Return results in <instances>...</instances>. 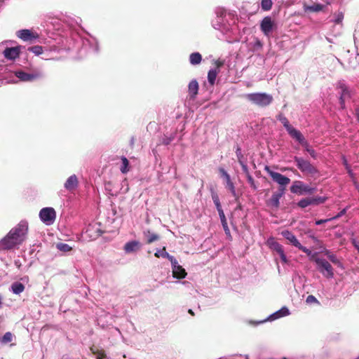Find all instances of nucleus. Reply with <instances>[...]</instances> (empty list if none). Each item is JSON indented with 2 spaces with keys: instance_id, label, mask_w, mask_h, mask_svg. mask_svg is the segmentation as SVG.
I'll return each mask as SVG.
<instances>
[{
  "instance_id": "nucleus-1",
  "label": "nucleus",
  "mask_w": 359,
  "mask_h": 359,
  "mask_svg": "<svg viewBox=\"0 0 359 359\" xmlns=\"http://www.w3.org/2000/svg\"><path fill=\"white\" fill-rule=\"evenodd\" d=\"M28 232V224L26 222H20L12 228L8 234L1 240L0 246L2 250H11L16 245L22 244L26 239Z\"/></svg>"
},
{
  "instance_id": "nucleus-2",
  "label": "nucleus",
  "mask_w": 359,
  "mask_h": 359,
  "mask_svg": "<svg viewBox=\"0 0 359 359\" xmlns=\"http://www.w3.org/2000/svg\"><path fill=\"white\" fill-rule=\"evenodd\" d=\"M245 97L248 101L259 107H266L273 101V96L266 93H249Z\"/></svg>"
},
{
  "instance_id": "nucleus-3",
  "label": "nucleus",
  "mask_w": 359,
  "mask_h": 359,
  "mask_svg": "<svg viewBox=\"0 0 359 359\" xmlns=\"http://www.w3.org/2000/svg\"><path fill=\"white\" fill-rule=\"evenodd\" d=\"M278 119L281 122L283 126L285 128L288 134L297 142H299L302 146H307V141L305 140L304 135L300 131L292 127L288 119L283 115L280 114Z\"/></svg>"
},
{
  "instance_id": "nucleus-4",
  "label": "nucleus",
  "mask_w": 359,
  "mask_h": 359,
  "mask_svg": "<svg viewBox=\"0 0 359 359\" xmlns=\"http://www.w3.org/2000/svg\"><path fill=\"white\" fill-rule=\"evenodd\" d=\"M294 161L297 167L304 174L314 176L318 173L317 168L313 165L309 161L303 158L294 156Z\"/></svg>"
},
{
  "instance_id": "nucleus-5",
  "label": "nucleus",
  "mask_w": 359,
  "mask_h": 359,
  "mask_svg": "<svg viewBox=\"0 0 359 359\" xmlns=\"http://www.w3.org/2000/svg\"><path fill=\"white\" fill-rule=\"evenodd\" d=\"M264 170L269 173L274 182L279 184L278 190L282 189L283 192L285 193L286 187L290 184V179L279 172L272 171L268 165L264 167Z\"/></svg>"
},
{
  "instance_id": "nucleus-6",
  "label": "nucleus",
  "mask_w": 359,
  "mask_h": 359,
  "mask_svg": "<svg viewBox=\"0 0 359 359\" xmlns=\"http://www.w3.org/2000/svg\"><path fill=\"white\" fill-rule=\"evenodd\" d=\"M314 261L320 273L328 278H333L334 272L332 266L327 260L317 257L314 259Z\"/></svg>"
},
{
  "instance_id": "nucleus-7",
  "label": "nucleus",
  "mask_w": 359,
  "mask_h": 359,
  "mask_svg": "<svg viewBox=\"0 0 359 359\" xmlns=\"http://www.w3.org/2000/svg\"><path fill=\"white\" fill-rule=\"evenodd\" d=\"M316 191L315 188L310 187L304 184L302 181H294L290 187V191L293 194L299 195L303 193L313 194Z\"/></svg>"
},
{
  "instance_id": "nucleus-8",
  "label": "nucleus",
  "mask_w": 359,
  "mask_h": 359,
  "mask_svg": "<svg viewBox=\"0 0 359 359\" xmlns=\"http://www.w3.org/2000/svg\"><path fill=\"white\" fill-rule=\"evenodd\" d=\"M39 217L46 224H51L55 219L56 212L53 208H44L41 210Z\"/></svg>"
},
{
  "instance_id": "nucleus-9",
  "label": "nucleus",
  "mask_w": 359,
  "mask_h": 359,
  "mask_svg": "<svg viewBox=\"0 0 359 359\" xmlns=\"http://www.w3.org/2000/svg\"><path fill=\"white\" fill-rule=\"evenodd\" d=\"M16 35L24 41L32 43L39 38V35L36 32L31 29H20L17 32Z\"/></svg>"
},
{
  "instance_id": "nucleus-10",
  "label": "nucleus",
  "mask_w": 359,
  "mask_h": 359,
  "mask_svg": "<svg viewBox=\"0 0 359 359\" xmlns=\"http://www.w3.org/2000/svg\"><path fill=\"white\" fill-rule=\"evenodd\" d=\"M170 262L173 277L177 279L184 278L187 276L185 269L178 264L177 261L174 257H170Z\"/></svg>"
},
{
  "instance_id": "nucleus-11",
  "label": "nucleus",
  "mask_w": 359,
  "mask_h": 359,
  "mask_svg": "<svg viewBox=\"0 0 359 359\" xmlns=\"http://www.w3.org/2000/svg\"><path fill=\"white\" fill-rule=\"evenodd\" d=\"M285 194V192H283V190H278L277 191L274 192L271 197L266 201V205L268 207L273 208L274 210L278 209L280 206V198L283 196Z\"/></svg>"
},
{
  "instance_id": "nucleus-12",
  "label": "nucleus",
  "mask_w": 359,
  "mask_h": 359,
  "mask_svg": "<svg viewBox=\"0 0 359 359\" xmlns=\"http://www.w3.org/2000/svg\"><path fill=\"white\" fill-rule=\"evenodd\" d=\"M275 26L274 22L270 16L263 18L260 23V29L265 36H269Z\"/></svg>"
},
{
  "instance_id": "nucleus-13",
  "label": "nucleus",
  "mask_w": 359,
  "mask_h": 359,
  "mask_svg": "<svg viewBox=\"0 0 359 359\" xmlns=\"http://www.w3.org/2000/svg\"><path fill=\"white\" fill-rule=\"evenodd\" d=\"M21 46L6 48L3 54L4 57L8 60H14L18 58L20 54Z\"/></svg>"
},
{
  "instance_id": "nucleus-14",
  "label": "nucleus",
  "mask_w": 359,
  "mask_h": 359,
  "mask_svg": "<svg viewBox=\"0 0 359 359\" xmlns=\"http://www.w3.org/2000/svg\"><path fill=\"white\" fill-rule=\"evenodd\" d=\"M15 74L22 81H32L41 76L40 73L28 74L23 71H18Z\"/></svg>"
},
{
  "instance_id": "nucleus-15",
  "label": "nucleus",
  "mask_w": 359,
  "mask_h": 359,
  "mask_svg": "<svg viewBox=\"0 0 359 359\" xmlns=\"http://www.w3.org/2000/svg\"><path fill=\"white\" fill-rule=\"evenodd\" d=\"M270 248L271 250H273V251H275L280 255V259L283 262H284V263L287 262V259L286 255L284 252L283 247L282 245H280L278 242L272 241L270 243Z\"/></svg>"
},
{
  "instance_id": "nucleus-16",
  "label": "nucleus",
  "mask_w": 359,
  "mask_h": 359,
  "mask_svg": "<svg viewBox=\"0 0 359 359\" xmlns=\"http://www.w3.org/2000/svg\"><path fill=\"white\" fill-rule=\"evenodd\" d=\"M327 8L326 5H323L320 4H313V5L309 6L306 4L303 6V10L304 13H318L320 11H325V9Z\"/></svg>"
},
{
  "instance_id": "nucleus-17",
  "label": "nucleus",
  "mask_w": 359,
  "mask_h": 359,
  "mask_svg": "<svg viewBox=\"0 0 359 359\" xmlns=\"http://www.w3.org/2000/svg\"><path fill=\"white\" fill-rule=\"evenodd\" d=\"M199 89L198 83L196 79L191 80L188 86V93L190 100H195Z\"/></svg>"
},
{
  "instance_id": "nucleus-18",
  "label": "nucleus",
  "mask_w": 359,
  "mask_h": 359,
  "mask_svg": "<svg viewBox=\"0 0 359 359\" xmlns=\"http://www.w3.org/2000/svg\"><path fill=\"white\" fill-rule=\"evenodd\" d=\"M281 235L287 239L290 244L296 248H299L301 243L299 242L296 236L290 231L284 230L281 232Z\"/></svg>"
},
{
  "instance_id": "nucleus-19",
  "label": "nucleus",
  "mask_w": 359,
  "mask_h": 359,
  "mask_svg": "<svg viewBox=\"0 0 359 359\" xmlns=\"http://www.w3.org/2000/svg\"><path fill=\"white\" fill-rule=\"evenodd\" d=\"M141 248V243L137 241L128 242L124 245V250L127 253L136 252Z\"/></svg>"
},
{
  "instance_id": "nucleus-20",
  "label": "nucleus",
  "mask_w": 359,
  "mask_h": 359,
  "mask_svg": "<svg viewBox=\"0 0 359 359\" xmlns=\"http://www.w3.org/2000/svg\"><path fill=\"white\" fill-rule=\"evenodd\" d=\"M78 178L75 175H71L66 181L65 187L68 191H74L78 186Z\"/></svg>"
},
{
  "instance_id": "nucleus-21",
  "label": "nucleus",
  "mask_w": 359,
  "mask_h": 359,
  "mask_svg": "<svg viewBox=\"0 0 359 359\" xmlns=\"http://www.w3.org/2000/svg\"><path fill=\"white\" fill-rule=\"evenodd\" d=\"M25 285L20 282H15L11 285V290L15 294H19L25 290Z\"/></svg>"
},
{
  "instance_id": "nucleus-22",
  "label": "nucleus",
  "mask_w": 359,
  "mask_h": 359,
  "mask_svg": "<svg viewBox=\"0 0 359 359\" xmlns=\"http://www.w3.org/2000/svg\"><path fill=\"white\" fill-rule=\"evenodd\" d=\"M341 93L339 97L340 104L342 109L345 107V98L349 96V92L347 88L344 86H341Z\"/></svg>"
},
{
  "instance_id": "nucleus-23",
  "label": "nucleus",
  "mask_w": 359,
  "mask_h": 359,
  "mask_svg": "<svg viewBox=\"0 0 359 359\" xmlns=\"http://www.w3.org/2000/svg\"><path fill=\"white\" fill-rule=\"evenodd\" d=\"M202 56L199 53H193L189 56L190 63L193 65H196L201 63Z\"/></svg>"
},
{
  "instance_id": "nucleus-24",
  "label": "nucleus",
  "mask_w": 359,
  "mask_h": 359,
  "mask_svg": "<svg viewBox=\"0 0 359 359\" xmlns=\"http://www.w3.org/2000/svg\"><path fill=\"white\" fill-rule=\"evenodd\" d=\"M144 236L146 243L148 244L154 242L157 239V235L155 233H151L149 230L144 231Z\"/></svg>"
},
{
  "instance_id": "nucleus-25",
  "label": "nucleus",
  "mask_w": 359,
  "mask_h": 359,
  "mask_svg": "<svg viewBox=\"0 0 359 359\" xmlns=\"http://www.w3.org/2000/svg\"><path fill=\"white\" fill-rule=\"evenodd\" d=\"M218 213H219V217H220V220H221L222 226L224 228V230L226 234L230 236V230H229V229L228 227L226 219V217L224 215V211L221 210Z\"/></svg>"
},
{
  "instance_id": "nucleus-26",
  "label": "nucleus",
  "mask_w": 359,
  "mask_h": 359,
  "mask_svg": "<svg viewBox=\"0 0 359 359\" xmlns=\"http://www.w3.org/2000/svg\"><path fill=\"white\" fill-rule=\"evenodd\" d=\"M219 72V71L217 70V69H210L208 72V80L209 83L211 86H213L215 84V80H216V78H217V76Z\"/></svg>"
},
{
  "instance_id": "nucleus-27",
  "label": "nucleus",
  "mask_w": 359,
  "mask_h": 359,
  "mask_svg": "<svg viewBox=\"0 0 359 359\" xmlns=\"http://www.w3.org/2000/svg\"><path fill=\"white\" fill-rule=\"evenodd\" d=\"M122 165L120 168V170L122 173L126 174L130 170L129 161L125 156H121Z\"/></svg>"
},
{
  "instance_id": "nucleus-28",
  "label": "nucleus",
  "mask_w": 359,
  "mask_h": 359,
  "mask_svg": "<svg viewBox=\"0 0 359 359\" xmlns=\"http://www.w3.org/2000/svg\"><path fill=\"white\" fill-rule=\"evenodd\" d=\"M90 351L94 355H97V359H108L104 350H99L97 348H95L94 347H91Z\"/></svg>"
},
{
  "instance_id": "nucleus-29",
  "label": "nucleus",
  "mask_w": 359,
  "mask_h": 359,
  "mask_svg": "<svg viewBox=\"0 0 359 359\" xmlns=\"http://www.w3.org/2000/svg\"><path fill=\"white\" fill-rule=\"evenodd\" d=\"M288 314H289V310L287 308L283 307L281 309H280L279 311H278L277 312H276L275 313H273L272 315V316L273 317L274 319H276L280 317L287 316Z\"/></svg>"
},
{
  "instance_id": "nucleus-30",
  "label": "nucleus",
  "mask_w": 359,
  "mask_h": 359,
  "mask_svg": "<svg viewBox=\"0 0 359 359\" xmlns=\"http://www.w3.org/2000/svg\"><path fill=\"white\" fill-rule=\"evenodd\" d=\"M325 255L327 256V258L334 264H337L338 266H341V262H339V260L338 259V258L337 257V256L330 252V251L327 250L325 252Z\"/></svg>"
},
{
  "instance_id": "nucleus-31",
  "label": "nucleus",
  "mask_w": 359,
  "mask_h": 359,
  "mask_svg": "<svg viewBox=\"0 0 359 359\" xmlns=\"http://www.w3.org/2000/svg\"><path fill=\"white\" fill-rule=\"evenodd\" d=\"M28 50L29 52L33 53L36 55H40L43 53V47L41 46H34L28 48Z\"/></svg>"
},
{
  "instance_id": "nucleus-32",
  "label": "nucleus",
  "mask_w": 359,
  "mask_h": 359,
  "mask_svg": "<svg viewBox=\"0 0 359 359\" xmlns=\"http://www.w3.org/2000/svg\"><path fill=\"white\" fill-rule=\"evenodd\" d=\"M273 6V2L271 0H262L261 7L262 9L264 11H268L271 9Z\"/></svg>"
},
{
  "instance_id": "nucleus-33",
  "label": "nucleus",
  "mask_w": 359,
  "mask_h": 359,
  "mask_svg": "<svg viewBox=\"0 0 359 359\" xmlns=\"http://www.w3.org/2000/svg\"><path fill=\"white\" fill-rule=\"evenodd\" d=\"M212 201L217 208V210L218 211V212H219L221 210H223L222 208V206H221V203H220V201H219V196H217V194H213L212 195Z\"/></svg>"
},
{
  "instance_id": "nucleus-34",
  "label": "nucleus",
  "mask_w": 359,
  "mask_h": 359,
  "mask_svg": "<svg viewBox=\"0 0 359 359\" xmlns=\"http://www.w3.org/2000/svg\"><path fill=\"white\" fill-rule=\"evenodd\" d=\"M13 340V334L10 332H6L2 338L1 339V342L2 344H7L11 342Z\"/></svg>"
},
{
  "instance_id": "nucleus-35",
  "label": "nucleus",
  "mask_w": 359,
  "mask_h": 359,
  "mask_svg": "<svg viewBox=\"0 0 359 359\" xmlns=\"http://www.w3.org/2000/svg\"><path fill=\"white\" fill-rule=\"evenodd\" d=\"M226 187L231 191V193L232 194V195L234 197H236L235 186H234L233 183L232 182L231 180H230L226 182Z\"/></svg>"
},
{
  "instance_id": "nucleus-36",
  "label": "nucleus",
  "mask_w": 359,
  "mask_h": 359,
  "mask_svg": "<svg viewBox=\"0 0 359 359\" xmlns=\"http://www.w3.org/2000/svg\"><path fill=\"white\" fill-rule=\"evenodd\" d=\"M297 205L300 207L301 208H306L309 205H311V201H309V198H305L301 199L298 203Z\"/></svg>"
},
{
  "instance_id": "nucleus-37",
  "label": "nucleus",
  "mask_w": 359,
  "mask_h": 359,
  "mask_svg": "<svg viewBox=\"0 0 359 359\" xmlns=\"http://www.w3.org/2000/svg\"><path fill=\"white\" fill-rule=\"evenodd\" d=\"M57 248L62 252H69L72 250V248L69 245L62 243H57Z\"/></svg>"
},
{
  "instance_id": "nucleus-38",
  "label": "nucleus",
  "mask_w": 359,
  "mask_h": 359,
  "mask_svg": "<svg viewBox=\"0 0 359 359\" xmlns=\"http://www.w3.org/2000/svg\"><path fill=\"white\" fill-rule=\"evenodd\" d=\"M219 172L221 174V177L224 179L226 182L231 180L230 175L227 173V172L224 168H219Z\"/></svg>"
},
{
  "instance_id": "nucleus-39",
  "label": "nucleus",
  "mask_w": 359,
  "mask_h": 359,
  "mask_svg": "<svg viewBox=\"0 0 359 359\" xmlns=\"http://www.w3.org/2000/svg\"><path fill=\"white\" fill-rule=\"evenodd\" d=\"M247 180H248V182L250 184V187L254 190H256L257 189V187L255 184V180L253 179V177H252V175L249 172H248Z\"/></svg>"
},
{
  "instance_id": "nucleus-40",
  "label": "nucleus",
  "mask_w": 359,
  "mask_h": 359,
  "mask_svg": "<svg viewBox=\"0 0 359 359\" xmlns=\"http://www.w3.org/2000/svg\"><path fill=\"white\" fill-rule=\"evenodd\" d=\"M306 302L307 304H320L319 301L313 296V295H309L306 299Z\"/></svg>"
},
{
  "instance_id": "nucleus-41",
  "label": "nucleus",
  "mask_w": 359,
  "mask_h": 359,
  "mask_svg": "<svg viewBox=\"0 0 359 359\" xmlns=\"http://www.w3.org/2000/svg\"><path fill=\"white\" fill-rule=\"evenodd\" d=\"M306 148V151L309 153V154L314 158L316 157V153L314 149L309 147V143L307 142V146H304Z\"/></svg>"
},
{
  "instance_id": "nucleus-42",
  "label": "nucleus",
  "mask_w": 359,
  "mask_h": 359,
  "mask_svg": "<svg viewBox=\"0 0 359 359\" xmlns=\"http://www.w3.org/2000/svg\"><path fill=\"white\" fill-rule=\"evenodd\" d=\"M162 256L163 257H167L170 261V257H173L170 256L165 250V248H163L161 252L158 251V257Z\"/></svg>"
},
{
  "instance_id": "nucleus-43",
  "label": "nucleus",
  "mask_w": 359,
  "mask_h": 359,
  "mask_svg": "<svg viewBox=\"0 0 359 359\" xmlns=\"http://www.w3.org/2000/svg\"><path fill=\"white\" fill-rule=\"evenodd\" d=\"M214 64H215V65L217 69H219L220 67H222L224 65V61L218 59V60H216L214 61Z\"/></svg>"
},
{
  "instance_id": "nucleus-44",
  "label": "nucleus",
  "mask_w": 359,
  "mask_h": 359,
  "mask_svg": "<svg viewBox=\"0 0 359 359\" xmlns=\"http://www.w3.org/2000/svg\"><path fill=\"white\" fill-rule=\"evenodd\" d=\"M318 205L322 204L325 202L327 198L325 197H314Z\"/></svg>"
},
{
  "instance_id": "nucleus-45",
  "label": "nucleus",
  "mask_w": 359,
  "mask_h": 359,
  "mask_svg": "<svg viewBox=\"0 0 359 359\" xmlns=\"http://www.w3.org/2000/svg\"><path fill=\"white\" fill-rule=\"evenodd\" d=\"M298 249L306 253L308 255H310L311 254V251L309 249L306 248V247L302 245V244L300 245L299 248H298Z\"/></svg>"
},
{
  "instance_id": "nucleus-46",
  "label": "nucleus",
  "mask_w": 359,
  "mask_h": 359,
  "mask_svg": "<svg viewBox=\"0 0 359 359\" xmlns=\"http://www.w3.org/2000/svg\"><path fill=\"white\" fill-rule=\"evenodd\" d=\"M239 163L242 166L243 170L246 173V175H248V172H249L248 166L245 163H243L240 159Z\"/></svg>"
},
{
  "instance_id": "nucleus-47",
  "label": "nucleus",
  "mask_w": 359,
  "mask_h": 359,
  "mask_svg": "<svg viewBox=\"0 0 359 359\" xmlns=\"http://www.w3.org/2000/svg\"><path fill=\"white\" fill-rule=\"evenodd\" d=\"M330 220H332L331 218L326 219H319V220L316 221V225H320V224L326 223L327 222L330 221Z\"/></svg>"
},
{
  "instance_id": "nucleus-48",
  "label": "nucleus",
  "mask_w": 359,
  "mask_h": 359,
  "mask_svg": "<svg viewBox=\"0 0 359 359\" xmlns=\"http://www.w3.org/2000/svg\"><path fill=\"white\" fill-rule=\"evenodd\" d=\"M343 18H344V16L342 14L338 15L337 18L334 20V22L336 24H340L342 22Z\"/></svg>"
},
{
  "instance_id": "nucleus-49",
  "label": "nucleus",
  "mask_w": 359,
  "mask_h": 359,
  "mask_svg": "<svg viewBox=\"0 0 359 359\" xmlns=\"http://www.w3.org/2000/svg\"><path fill=\"white\" fill-rule=\"evenodd\" d=\"M346 212V210L344 209L342 211H341L338 215H337L336 216L332 217L331 219H338L339 217H340L341 215H343L344 213Z\"/></svg>"
},
{
  "instance_id": "nucleus-50",
  "label": "nucleus",
  "mask_w": 359,
  "mask_h": 359,
  "mask_svg": "<svg viewBox=\"0 0 359 359\" xmlns=\"http://www.w3.org/2000/svg\"><path fill=\"white\" fill-rule=\"evenodd\" d=\"M173 138H174V137H173L172 136V137H170L167 138L166 140H164L163 141V143L164 144H170V142L173 140Z\"/></svg>"
},
{
  "instance_id": "nucleus-51",
  "label": "nucleus",
  "mask_w": 359,
  "mask_h": 359,
  "mask_svg": "<svg viewBox=\"0 0 359 359\" xmlns=\"http://www.w3.org/2000/svg\"><path fill=\"white\" fill-rule=\"evenodd\" d=\"M352 243L354 245V247L358 250L359 252V243L355 241V239L352 240Z\"/></svg>"
},
{
  "instance_id": "nucleus-52",
  "label": "nucleus",
  "mask_w": 359,
  "mask_h": 359,
  "mask_svg": "<svg viewBox=\"0 0 359 359\" xmlns=\"http://www.w3.org/2000/svg\"><path fill=\"white\" fill-rule=\"evenodd\" d=\"M309 201H311V205H318L314 197L309 198Z\"/></svg>"
},
{
  "instance_id": "nucleus-53",
  "label": "nucleus",
  "mask_w": 359,
  "mask_h": 359,
  "mask_svg": "<svg viewBox=\"0 0 359 359\" xmlns=\"http://www.w3.org/2000/svg\"><path fill=\"white\" fill-rule=\"evenodd\" d=\"M355 114H356L357 120L359 122V110L358 109L355 110Z\"/></svg>"
},
{
  "instance_id": "nucleus-54",
  "label": "nucleus",
  "mask_w": 359,
  "mask_h": 359,
  "mask_svg": "<svg viewBox=\"0 0 359 359\" xmlns=\"http://www.w3.org/2000/svg\"><path fill=\"white\" fill-rule=\"evenodd\" d=\"M188 312H189V314H191V316H194V315H195L194 312L191 309H189V310L188 311Z\"/></svg>"
},
{
  "instance_id": "nucleus-55",
  "label": "nucleus",
  "mask_w": 359,
  "mask_h": 359,
  "mask_svg": "<svg viewBox=\"0 0 359 359\" xmlns=\"http://www.w3.org/2000/svg\"><path fill=\"white\" fill-rule=\"evenodd\" d=\"M134 142H135L134 137H132L131 140H130V144L133 146L134 144Z\"/></svg>"
},
{
  "instance_id": "nucleus-56",
  "label": "nucleus",
  "mask_w": 359,
  "mask_h": 359,
  "mask_svg": "<svg viewBox=\"0 0 359 359\" xmlns=\"http://www.w3.org/2000/svg\"><path fill=\"white\" fill-rule=\"evenodd\" d=\"M2 306V296L0 294V308H1Z\"/></svg>"
},
{
  "instance_id": "nucleus-57",
  "label": "nucleus",
  "mask_w": 359,
  "mask_h": 359,
  "mask_svg": "<svg viewBox=\"0 0 359 359\" xmlns=\"http://www.w3.org/2000/svg\"><path fill=\"white\" fill-rule=\"evenodd\" d=\"M154 256L157 257V251L154 252Z\"/></svg>"
},
{
  "instance_id": "nucleus-58",
  "label": "nucleus",
  "mask_w": 359,
  "mask_h": 359,
  "mask_svg": "<svg viewBox=\"0 0 359 359\" xmlns=\"http://www.w3.org/2000/svg\"><path fill=\"white\" fill-rule=\"evenodd\" d=\"M287 170H292V168H286Z\"/></svg>"
},
{
  "instance_id": "nucleus-59",
  "label": "nucleus",
  "mask_w": 359,
  "mask_h": 359,
  "mask_svg": "<svg viewBox=\"0 0 359 359\" xmlns=\"http://www.w3.org/2000/svg\"><path fill=\"white\" fill-rule=\"evenodd\" d=\"M356 359H359V356Z\"/></svg>"
}]
</instances>
